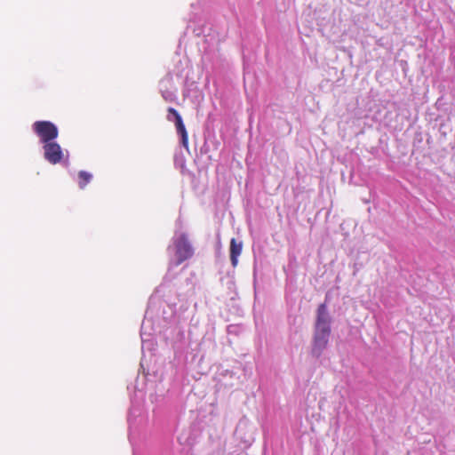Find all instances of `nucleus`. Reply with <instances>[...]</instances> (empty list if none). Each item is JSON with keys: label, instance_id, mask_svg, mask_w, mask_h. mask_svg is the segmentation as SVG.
I'll return each mask as SVG.
<instances>
[{"label": "nucleus", "instance_id": "1", "mask_svg": "<svg viewBox=\"0 0 455 455\" xmlns=\"http://www.w3.org/2000/svg\"><path fill=\"white\" fill-rule=\"evenodd\" d=\"M331 318L325 303L319 305L317 308L316 322L315 326L312 355L318 358L326 348L331 334Z\"/></svg>", "mask_w": 455, "mask_h": 455}, {"label": "nucleus", "instance_id": "2", "mask_svg": "<svg viewBox=\"0 0 455 455\" xmlns=\"http://www.w3.org/2000/svg\"><path fill=\"white\" fill-rule=\"evenodd\" d=\"M172 243L175 246V255L177 258L176 261L172 263L174 266H179L193 256L194 249L186 234H175L172 238Z\"/></svg>", "mask_w": 455, "mask_h": 455}, {"label": "nucleus", "instance_id": "3", "mask_svg": "<svg viewBox=\"0 0 455 455\" xmlns=\"http://www.w3.org/2000/svg\"><path fill=\"white\" fill-rule=\"evenodd\" d=\"M32 127L43 143L53 141L59 135L57 126L50 121H36Z\"/></svg>", "mask_w": 455, "mask_h": 455}, {"label": "nucleus", "instance_id": "4", "mask_svg": "<svg viewBox=\"0 0 455 455\" xmlns=\"http://www.w3.org/2000/svg\"><path fill=\"white\" fill-rule=\"evenodd\" d=\"M44 157L52 164L60 163L63 158V151L60 144L54 141L44 143Z\"/></svg>", "mask_w": 455, "mask_h": 455}, {"label": "nucleus", "instance_id": "5", "mask_svg": "<svg viewBox=\"0 0 455 455\" xmlns=\"http://www.w3.org/2000/svg\"><path fill=\"white\" fill-rule=\"evenodd\" d=\"M172 76L170 75L165 76L159 83L160 92L163 98L169 102L176 100V95L172 90Z\"/></svg>", "mask_w": 455, "mask_h": 455}, {"label": "nucleus", "instance_id": "6", "mask_svg": "<svg viewBox=\"0 0 455 455\" xmlns=\"http://www.w3.org/2000/svg\"><path fill=\"white\" fill-rule=\"evenodd\" d=\"M243 243L237 241L235 238H232L230 241V261L232 266L235 267L238 264V257L242 253Z\"/></svg>", "mask_w": 455, "mask_h": 455}, {"label": "nucleus", "instance_id": "7", "mask_svg": "<svg viewBox=\"0 0 455 455\" xmlns=\"http://www.w3.org/2000/svg\"><path fill=\"white\" fill-rule=\"evenodd\" d=\"M149 327V321L144 320L141 324V349L144 351L145 349L151 350L153 347V342L151 340V334L147 332V329Z\"/></svg>", "mask_w": 455, "mask_h": 455}, {"label": "nucleus", "instance_id": "8", "mask_svg": "<svg viewBox=\"0 0 455 455\" xmlns=\"http://www.w3.org/2000/svg\"><path fill=\"white\" fill-rule=\"evenodd\" d=\"M178 134L180 136L181 145L188 151V137L183 120H178L175 123Z\"/></svg>", "mask_w": 455, "mask_h": 455}, {"label": "nucleus", "instance_id": "9", "mask_svg": "<svg viewBox=\"0 0 455 455\" xmlns=\"http://www.w3.org/2000/svg\"><path fill=\"white\" fill-rule=\"evenodd\" d=\"M79 178V188H84L92 179V175L85 171H80L78 173Z\"/></svg>", "mask_w": 455, "mask_h": 455}, {"label": "nucleus", "instance_id": "10", "mask_svg": "<svg viewBox=\"0 0 455 455\" xmlns=\"http://www.w3.org/2000/svg\"><path fill=\"white\" fill-rule=\"evenodd\" d=\"M180 119H182V117L175 108H168V114H167L168 121L173 122L175 124L178 120H180Z\"/></svg>", "mask_w": 455, "mask_h": 455}]
</instances>
